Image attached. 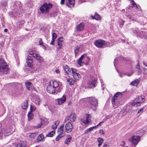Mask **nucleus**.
Instances as JSON below:
<instances>
[{"label": "nucleus", "mask_w": 147, "mask_h": 147, "mask_svg": "<svg viewBox=\"0 0 147 147\" xmlns=\"http://www.w3.org/2000/svg\"><path fill=\"white\" fill-rule=\"evenodd\" d=\"M87 100L88 102V107L92 109L94 111L95 110L96 107L97 106V100L93 97L89 98L87 99Z\"/></svg>", "instance_id": "nucleus-1"}, {"label": "nucleus", "mask_w": 147, "mask_h": 147, "mask_svg": "<svg viewBox=\"0 0 147 147\" xmlns=\"http://www.w3.org/2000/svg\"><path fill=\"white\" fill-rule=\"evenodd\" d=\"M8 66L3 58L0 59V74H6L8 71Z\"/></svg>", "instance_id": "nucleus-2"}, {"label": "nucleus", "mask_w": 147, "mask_h": 147, "mask_svg": "<svg viewBox=\"0 0 147 147\" xmlns=\"http://www.w3.org/2000/svg\"><path fill=\"white\" fill-rule=\"evenodd\" d=\"M145 100L144 96H138L137 97L134 101V102L131 104V106L135 107H136L140 106L141 103L144 102Z\"/></svg>", "instance_id": "nucleus-3"}, {"label": "nucleus", "mask_w": 147, "mask_h": 147, "mask_svg": "<svg viewBox=\"0 0 147 147\" xmlns=\"http://www.w3.org/2000/svg\"><path fill=\"white\" fill-rule=\"evenodd\" d=\"M52 7V5L51 3H49L47 4L45 3L41 6L40 9L42 13H43L45 11L48 12Z\"/></svg>", "instance_id": "nucleus-4"}, {"label": "nucleus", "mask_w": 147, "mask_h": 147, "mask_svg": "<svg viewBox=\"0 0 147 147\" xmlns=\"http://www.w3.org/2000/svg\"><path fill=\"white\" fill-rule=\"evenodd\" d=\"M134 35H136L137 37H140L142 38L144 37L145 38H146L147 36L144 34H145L144 31H140L138 28H136L133 30Z\"/></svg>", "instance_id": "nucleus-5"}, {"label": "nucleus", "mask_w": 147, "mask_h": 147, "mask_svg": "<svg viewBox=\"0 0 147 147\" xmlns=\"http://www.w3.org/2000/svg\"><path fill=\"white\" fill-rule=\"evenodd\" d=\"M94 44L96 47L100 48H105L107 46L106 42L104 40L100 39L96 40Z\"/></svg>", "instance_id": "nucleus-6"}, {"label": "nucleus", "mask_w": 147, "mask_h": 147, "mask_svg": "<svg viewBox=\"0 0 147 147\" xmlns=\"http://www.w3.org/2000/svg\"><path fill=\"white\" fill-rule=\"evenodd\" d=\"M52 86L56 89V92H59L61 91L62 88L59 84V83L56 81L52 82Z\"/></svg>", "instance_id": "nucleus-7"}, {"label": "nucleus", "mask_w": 147, "mask_h": 147, "mask_svg": "<svg viewBox=\"0 0 147 147\" xmlns=\"http://www.w3.org/2000/svg\"><path fill=\"white\" fill-rule=\"evenodd\" d=\"M29 54L32 56L35 59L38 61L40 60V57L39 54L35 51H31L28 52Z\"/></svg>", "instance_id": "nucleus-8"}, {"label": "nucleus", "mask_w": 147, "mask_h": 147, "mask_svg": "<svg viewBox=\"0 0 147 147\" xmlns=\"http://www.w3.org/2000/svg\"><path fill=\"white\" fill-rule=\"evenodd\" d=\"M72 124L69 122H67L65 125L66 132L67 133H69L72 131L73 128Z\"/></svg>", "instance_id": "nucleus-9"}, {"label": "nucleus", "mask_w": 147, "mask_h": 147, "mask_svg": "<svg viewBox=\"0 0 147 147\" xmlns=\"http://www.w3.org/2000/svg\"><path fill=\"white\" fill-rule=\"evenodd\" d=\"M14 129H11V128H7L1 131V132L2 134H4V136H6V134L7 135H9V134H12L13 132L14 131Z\"/></svg>", "instance_id": "nucleus-10"}, {"label": "nucleus", "mask_w": 147, "mask_h": 147, "mask_svg": "<svg viewBox=\"0 0 147 147\" xmlns=\"http://www.w3.org/2000/svg\"><path fill=\"white\" fill-rule=\"evenodd\" d=\"M32 100L36 105L38 106L39 105L40 101L39 96L37 95L34 94L32 98Z\"/></svg>", "instance_id": "nucleus-11"}, {"label": "nucleus", "mask_w": 147, "mask_h": 147, "mask_svg": "<svg viewBox=\"0 0 147 147\" xmlns=\"http://www.w3.org/2000/svg\"><path fill=\"white\" fill-rule=\"evenodd\" d=\"M47 92L50 94H54L56 92V89L53 88L52 85V84L50 83V84L47 87Z\"/></svg>", "instance_id": "nucleus-12"}, {"label": "nucleus", "mask_w": 147, "mask_h": 147, "mask_svg": "<svg viewBox=\"0 0 147 147\" xmlns=\"http://www.w3.org/2000/svg\"><path fill=\"white\" fill-rule=\"evenodd\" d=\"M76 119V114L74 113L71 114L69 116L66 118L65 121H69L72 122L75 121Z\"/></svg>", "instance_id": "nucleus-13"}, {"label": "nucleus", "mask_w": 147, "mask_h": 147, "mask_svg": "<svg viewBox=\"0 0 147 147\" xmlns=\"http://www.w3.org/2000/svg\"><path fill=\"white\" fill-rule=\"evenodd\" d=\"M139 136H133L131 137V142L132 144L136 145L138 143L140 140Z\"/></svg>", "instance_id": "nucleus-14"}, {"label": "nucleus", "mask_w": 147, "mask_h": 147, "mask_svg": "<svg viewBox=\"0 0 147 147\" xmlns=\"http://www.w3.org/2000/svg\"><path fill=\"white\" fill-rule=\"evenodd\" d=\"M66 96L65 95H63L62 98L57 99V104L60 105L63 104L66 100Z\"/></svg>", "instance_id": "nucleus-15"}, {"label": "nucleus", "mask_w": 147, "mask_h": 147, "mask_svg": "<svg viewBox=\"0 0 147 147\" xmlns=\"http://www.w3.org/2000/svg\"><path fill=\"white\" fill-rule=\"evenodd\" d=\"M122 93L120 92H117L115 95L113 97L112 99V102L113 104H115V100H116L117 98L118 97H121L122 96Z\"/></svg>", "instance_id": "nucleus-16"}, {"label": "nucleus", "mask_w": 147, "mask_h": 147, "mask_svg": "<svg viewBox=\"0 0 147 147\" xmlns=\"http://www.w3.org/2000/svg\"><path fill=\"white\" fill-rule=\"evenodd\" d=\"M97 80L96 79L93 80L91 81H89L88 83V84L89 87L90 88H94L96 86L95 84L96 83Z\"/></svg>", "instance_id": "nucleus-17"}, {"label": "nucleus", "mask_w": 147, "mask_h": 147, "mask_svg": "<svg viewBox=\"0 0 147 147\" xmlns=\"http://www.w3.org/2000/svg\"><path fill=\"white\" fill-rule=\"evenodd\" d=\"M75 3L74 0H66V5L69 7H73Z\"/></svg>", "instance_id": "nucleus-18"}, {"label": "nucleus", "mask_w": 147, "mask_h": 147, "mask_svg": "<svg viewBox=\"0 0 147 147\" xmlns=\"http://www.w3.org/2000/svg\"><path fill=\"white\" fill-rule=\"evenodd\" d=\"M26 62L28 64L29 67L31 68H32V65L31 64L33 62L32 57L30 56H28L27 58H26Z\"/></svg>", "instance_id": "nucleus-19"}, {"label": "nucleus", "mask_w": 147, "mask_h": 147, "mask_svg": "<svg viewBox=\"0 0 147 147\" xmlns=\"http://www.w3.org/2000/svg\"><path fill=\"white\" fill-rule=\"evenodd\" d=\"M24 23L25 21L23 20L17 22L16 24L17 29L18 30L20 29L23 26Z\"/></svg>", "instance_id": "nucleus-20"}, {"label": "nucleus", "mask_w": 147, "mask_h": 147, "mask_svg": "<svg viewBox=\"0 0 147 147\" xmlns=\"http://www.w3.org/2000/svg\"><path fill=\"white\" fill-rule=\"evenodd\" d=\"M25 86L27 89L29 90H31L33 88V86L31 82H25Z\"/></svg>", "instance_id": "nucleus-21"}, {"label": "nucleus", "mask_w": 147, "mask_h": 147, "mask_svg": "<svg viewBox=\"0 0 147 147\" xmlns=\"http://www.w3.org/2000/svg\"><path fill=\"white\" fill-rule=\"evenodd\" d=\"M63 38L62 37H60L58 39V45L59 46V47L58 48V50H59L61 48V47L63 45Z\"/></svg>", "instance_id": "nucleus-22"}, {"label": "nucleus", "mask_w": 147, "mask_h": 147, "mask_svg": "<svg viewBox=\"0 0 147 147\" xmlns=\"http://www.w3.org/2000/svg\"><path fill=\"white\" fill-rule=\"evenodd\" d=\"M86 54H84L82 55L81 57L78 60V63L80 66H82L83 62H82V60L83 59Z\"/></svg>", "instance_id": "nucleus-23"}, {"label": "nucleus", "mask_w": 147, "mask_h": 147, "mask_svg": "<svg viewBox=\"0 0 147 147\" xmlns=\"http://www.w3.org/2000/svg\"><path fill=\"white\" fill-rule=\"evenodd\" d=\"M63 69L67 74H69L71 72L70 68L67 65H65L63 67Z\"/></svg>", "instance_id": "nucleus-24"}, {"label": "nucleus", "mask_w": 147, "mask_h": 147, "mask_svg": "<svg viewBox=\"0 0 147 147\" xmlns=\"http://www.w3.org/2000/svg\"><path fill=\"white\" fill-rule=\"evenodd\" d=\"M84 24L83 23H81L78 25L76 27V29L78 31H81L84 29Z\"/></svg>", "instance_id": "nucleus-25"}, {"label": "nucleus", "mask_w": 147, "mask_h": 147, "mask_svg": "<svg viewBox=\"0 0 147 147\" xmlns=\"http://www.w3.org/2000/svg\"><path fill=\"white\" fill-rule=\"evenodd\" d=\"M64 128V125L62 124L60 126V127L58 129L57 131L60 132L59 134L61 135L62 134Z\"/></svg>", "instance_id": "nucleus-26"}, {"label": "nucleus", "mask_w": 147, "mask_h": 147, "mask_svg": "<svg viewBox=\"0 0 147 147\" xmlns=\"http://www.w3.org/2000/svg\"><path fill=\"white\" fill-rule=\"evenodd\" d=\"M71 136L69 135H67V138L65 141V143L67 144H68L71 140Z\"/></svg>", "instance_id": "nucleus-27"}, {"label": "nucleus", "mask_w": 147, "mask_h": 147, "mask_svg": "<svg viewBox=\"0 0 147 147\" xmlns=\"http://www.w3.org/2000/svg\"><path fill=\"white\" fill-rule=\"evenodd\" d=\"M91 17L93 19H95L97 20H100V16L96 13H95L94 16H92Z\"/></svg>", "instance_id": "nucleus-28"}, {"label": "nucleus", "mask_w": 147, "mask_h": 147, "mask_svg": "<svg viewBox=\"0 0 147 147\" xmlns=\"http://www.w3.org/2000/svg\"><path fill=\"white\" fill-rule=\"evenodd\" d=\"M96 127V126H93L90 127L87 129L84 132L85 134H87L88 132H90L92 131L93 130V129H95Z\"/></svg>", "instance_id": "nucleus-29"}, {"label": "nucleus", "mask_w": 147, "mask_h": 147, "mask_svg": "<svg viewBox=\"0 0 147 147\" xmlns=\"http://www.w3.org/2000/svg\"><path fill=\"white\" fill-rule=\"evenodd\" d=\"M139 81L140 80H136L134 81L131 82L130 83V84L133 86H137L139 84Z\"/></svg>", "instance_id": "nucleus-30"}, {"label": "nucleus", "mask_w": 147, "mask_h": 147, "mask_svg": "<svg viewBox=\"0 0 147 147\" xmlns=\"http://www.w3.org/2000/svg\"><path fill=\"white\" fill-rule=\"evenodd\" d=\"M28 107V102L26 100L24 102L22 106V108L24 109H26Z\"/></svg>", "instance_id": "nucleus-31"}, {"label": "nucleus", "mask_w": 147, "mask_h": 147, "mask_svg": "<svg viewBox=\"0 0 147 147\" xmlns=\"http://www.w3.org/2000/svg\"><path fill=\"white\" fill-rule=\"evenodd\" d=\"M67 81L68 82L70 85H71L74 84L75 82V81L73 78L68 79H67Z\"/></svg>", "instance_id": "nucleus-32"}, {"label": "nucleus", "mask_w": 147, "mask_h": 147, "mask_svg": "<svg viewBox=\"0 0 147 147\" xmlns=\"http://www.w3.org/2000/svg\"><path fill=\"white\" fill-rule=\"evenodd\" d=\"M33 114L31 112L28 113V117L29 121L33 119Z\"/></svg>", "instance_id": "nucleus-33"}, {"label": "nucleus", "mask_w": 147, "mask_h": 147, "mask_svg": "<svg viewBox=\"0 0 147 147\" xmlns=\"http://www.w3.org/2000/svg\"><path fill=\"white\" fill-rule=\"evenodd\" d=\"M44 138L43 135L41 134L38 136L37 137V140L38 141H41Z\"/></svg>", "instance_id": "nucleus-34"}, {"label": "nucleus", "mask_w": 147, "mask_h": 147, "mask_svg": "<svg viewBox=\"0 0 147 147\" xmlns=\"http://www.w3.org/2000/svg\"><path fill=\"white\" fill-rule=\"evenodd\" d=\"M80 48V47L78 46H77L75 47V48L74 49V53H75V56L76 55L78 52L79 49Z\"/></svg>", "instance_id": "nucleus-35"}, {"label": "nucleus", "mask_w": 147, "mask_h": 147, "mask_svg": "<svg viewBox=\"0 0 147 147\" xmlns=\"http://www.w3.org/2000/svg\"><path fill=\"white\" fill-rule=\"evenodd\" d=\"M131 3L132 5V7L137 10L138 7L134 1L133 0H131Z\"/></svg>", "instance_id": "nucleus-36"}, {"label": "nucleus", "mask_w": 147, "mask_h": 147, "mask_svg": "<svg viewBox=\"0 0 147 147\" xmlns=\"http://www.w3.org/2000/svg\"><path fill=\"white\" fill-rule=\"evenodd\" d=\"M55 133V131L54 130L49 132L47 135V136L48 137H52Z\"/></svg>", "instance_id": "nucleus-37"}, {"label": "nucleus", "mask_w": 147, "mask_h": 147, "mask_svg": "<svg viewBox=\"0 0 147 147\" xmlns=\"http://www.w3.org/2000/svg\"><path fill=\"white\" fill-rule=\"evenodd\" d=\"M73 76L74 77V78L75 79H77L78 78H79L80 76V75L78 74V73L76 72L73 75Z\"/></svg>", "instance_id": "nucleus-38"}, {"label": "nucleus", "mask_w": 147, "mask_h": 147, "mask_svg": "<svg viewBox=\"0 0 147 147\" xmlns=\"http://www.w3.org/2000/svg\"><path fill=\"white\" fill-rule=\"evenodd\" d=\"M81 121L82 122L84 123L85 125L89 123V121H88V120H86L84 119H82L81 120Z\"/></svg>", "instance_id": "nucleus-39"}, {"label": "nucleus", "mask_w": 147, "mask_h": 147, "mask_svg": "<svg viewBox=\"0 0 147 147\" xmlns=\"http://www.w3.org/2000/svg\"><path fill=\"white\" fill-rule=\"evenodd\" d=\"M91 116L90 115L88 114H87L86 115V120H88V121H89V123H90L91 121L90 118H91Z\"/></svg>", "instance_id": "nucleus-40"}, {"label": "nucleus", "mask_w": 147, "mask_h": 147, "mask_svg": "<svg viewBox=\"0 0 147 147\" xmlns=\"http://www.w3.org/2000/svg\"><path fill=\"white\" fill-rule=\"evenodd\" d=\"M61 135H60L59 134L57 136V137L56 138L55 140L56 141H58L64 135V134H63V135H62L61 136H60Z\"/></svg>", "instance_id": "nucleus-41"}, {"label": "nucleus", "mask_w": 147, "mask_h": 147, "mask_svg": "<svg viewBox=\"0 0 147 147\" xmlns=\"http://www.w3.org/2000/svg\"><path fill=\"white\" fill-rule=\"evenodd\" d=\"M36 109V107L33 105H30V111L32 112L33 111H34Z\"/></svg>", "instance_id": "nucleus-42"}, {"label": "nucleus", "mask_w": 147, "mask_h": 147, "mask_svg": "<svg viewBox=\"0 0 147 147\" xmlns=\"http://www.w3.org/2000/svg\"><path fill=\"white\" fill-rule=\"evenodd\" d=\"M97 141L99 143H102L104 141V140L102 138L100 137L98 138Z\"/></svg>", "instance_id": "nucleus-43"}, {"label": "nucleus", "mask_w": 147, "mask_h": 147, "mask_svg": "<svg viewBox=\"0 0 147 147\" xmlns=\"http://www.w3.org/2000/svg\"><path fill=\"white\" fill-rule=\"evenodd\" d=\"M57 35L55 33H53L52 34V39L55 40L57 38Z\"/></svg>", "instance_id": "nucleus-44"}, {"label": "nucleus", "mask_w": 147, "mask_h": 147, "mask_svg": "<svg viewBox=\"0 0 147 147\" xmlns=\"http://www.w3.org/2000/svg\"><path fill=\"white\" fill-rule=\"evenodd\" d=\"M71 70L72 71L73 75L77 72V70L75 68H71Z\"/></svg>", "instance_id": "nucleus-45"}, {"label": "nucleus", "mask_w": 147, "mask_h": 147, "mask_svg": "<svg viewBox=\"0 0 147 147\" xmlns=\"http://www.w3.org/2000/svg\"><path fill=\"white\" fill-rule=\"evenodd\" d=\"M2 6L4 7H5L7 5V2L6 1H3L2 3Z\"/></svg>", "instance_id": "nucleus-46"}, {"label": "nucleus", "mask_w": 147, "mask_h": 147, "mask_svg": "<svg viewBox=\"0 0 147 147\" xmlns=\"http://www.w3.org/2000/svg\"><path fill=\"white\" fill-rule=\"evenodd\" d=\"M17 147H25V146L22 144H19L17 145Z\"/></svg>", "instance_id": "nucleus-47"}, {"label": "nucleus", "mask_w": 147, "mask_h": 147, "mask_svg": "<svg viewBox=\"0 0 147 147\" xmlns=\"http://www.w3.org/2000/svg\"><path fill=\"white\" fill-rule=\"evenodd\" d=\"M42 125V123L41 122L36 127V128H39L40 127H41V125Z\"/></svg>", "instance_id": "nucleus-48"}, {"label": "nucleus", "mask_w": 147, "mask_h": 147, "mask_svg": "<svg viewBox=\"0 0 147 147\" xmlns=\"http://www.w3.org/2000/svg\"><path fill=\"white\" fill-rule=\"evenodd\" d=\"M57 125H53L52 126V128L53 129H55L57 128Z\"/></svg>", "instance_id": "nucleus-49"}, {"label": "nucleus", "mask_w": 147, "mask_h": 147, "mask_svg": "<svg viewBox=\"0 0 147 147\" xmlns=\"http://www.w3.org/2000/svg\"><path fill=\"white\" fill-rule=\"evenodd\" d=\"M39 43V45H43V42L42 41V40L41 39H40Z\"/></svg>", "instance_id": "nucleus-50"}, {"label": "nucleus", "mask_w": 147, "mask_h": 147, "mask_svg": "<svg viewBox=\"0 0 147 147\" xmlns=\"http://www.w3.org/2000/svg\"><path fill=\"white\" fill-rule=\"evenodd\" d=\"M55 40L52 39L51 42L50 43V44L52 45H54V42Z\"/></svg>", "instance_id": "nucleus-51"}, {"label": "nucleus", "mask_w": 147, "mask_h": 147, "mask_svg": "<svg viewBox=\"0 0 147 147\" xmlns=\"http://www.w3.org/2000/svg\"><path fill=\"white\" fill-rule=\"evenodd\" d=\"M125 142L124 141H122L121 142V146H123L125 145Z\"/></svg>", "instance_id": "nucleus-52"}, {"label": "nucleus", "mask_w": 147, "mask_h": 147, "mask_svg": "<svg viewBox=\"0 0 147 147\" xmlns=\"http://www.w3.org/2000/svg\"><path fill=\"white\" fill-rule=\"evenodd\" d=\"M99 133L101 134H104V133L103 132V131L102 130H100L99 131Z\"/></svg>", "instance_id": "nucleus-53"}, {"label": "nucleus", "mask_w": 147, "mask_h": 147, "mask_svg": "<svg viewBox=\"0 0 147 147\" xmlns=\"http://www.w3.org/2000/svg\"><path fill=\"white\" fill-rule=\"evenodd\" d=\"M65 0H61V4L62 5L64 3Z\"/></svg>", "instance_id": "nucleus-54"}, {"label": "nucleus", "mask_w": 147, "mask_h": 147, "mask_svg": "<svg viewBox=\"0 0 147 147\" xmlns=\"http://www.w3.org/2000/svg\"><path fill=\"white\" fill-rule=\"evenodd\" d=\"M136 68L139 69L140 68V65L139 63H138L137 65L136 66Z\"/></svg>", "instance_id": "nucleus-55"}, {"label": "nucleus", "mask_w": 147, "mask_h": 147, "mask_svg": "<svg viewBox=\"0 0 147 147\" xmlns=\"http://www.w3.org/2000/svg\"><path fill=\"white\" fill-rule=\"evenodd\" d=\"M109 116H106L103 119L104 121H106L107 119H109Z\"/></svg>", "instance_id": "nucleus-56"}, {"label": "nucleus", "mask_w": 147, "mask_h": 147, "mask_svg": "<svg viewBox=\"0 0 147 147\" xmlns=\"http://www.w3.org/2000/svg\"><path fill=\"white\" fill-rule=\"evenodd\" d=\"M117 59H114V65L115 66L116 64V61H117Z\"/></svg>", "instance_id": "nucleus-57"}, {"label": "nucleus", "mask_w": 147, "mask_h": 147, "mask_svg": "<svg viewBox=\"0 0 147 147\" xmlns=\"http://www.w3.org/2000/svg\"><path fill=\"white\" fill-rule=\"evenodd\" d=\"M55 72L57 74H59L60 71L59 69H57L56 70Z\"/></svg>", "instance_id": "nucleus-58"}, {"label": "nucleus", "mask_w": 147, "mask_h": 147, "mask_svg": "<svg viewBox=\"0 0 147 147\" xmlns=\"http://www.w3.org/2000/svg\"><path fill=\"white\" fill-rule=\"evenodd\" d=\"M143 110V109H140L139 110H138V113H139L141 111H142Z\"/></svg>", "instance_id": "nucleus-59"}, {"label": "nucleus", "mask_w": 147, "mask_h": 147, "mask_svg": "<svg viewBox=\"0 0 147 147\" xmlns=\"http://www.w3.org/2000/svg\"><path fill=\"white\" fill-rule=\"evenodd\" d=\"M127 18L129 19L132 20V17L130 16H128Z\"/></svg>", "instance_id": "nucleus-60"}, {"label": "nucleus", "mask_w": 147, "mask_h": 147, "mask_svg": "<svg viewBox=\"0 0 147 147\" xmlns=\"http://www.w3.org/2000/svg\"><path fill=\"white\" fill-rule=\"evenodd\" d=\"M103 123V122L102 121V122H100L96 126V127L99 125H100V124H101L102 123Z\"/></svg>", "instance_id": "nucleus-61"}, {"label": "nucleus", "mask_w": 147, "mask_h": 147, "mask_svg": "<svg viewBox=\"0 0 147 147\" xmlns=\"http://www.w3.org/2000/svg\"><path fill=\"white\" fill-rule=\"evenodd\" d=\"M59 123L58 121H56V122L54 124V125H58Z\"/></svg>", "instance_id": "nucleus-62"}, {"label": "nucleus", "mask_w": 147, "mask_h": 147, "mask_svg": "<svg viewBox=\"0 0 147 147\" xmlns=\"http://www.w3.org/2000/svg\"><path fill=\"white\" fill-rule=\"evenodd\" d=\"M102 143H99L98 144V146H99V147H100L102 145Z\"/></svg>", "instance_id": "nucleus-63"}, {"label": "nucleus", "mask_w": 147, "mask_h": 147, "mask_svg": "<svg viewBox=\"0 0 147 147\" xmlns=\"http://www.w3.org/2000/svg\"><path fill=\"white\" fill-rule=\"evenodd\" d=\"M107 145L106 144H104L103 147H107Z\"/></svg>", "instance_id": "nucleus-64"}]
</instances>
